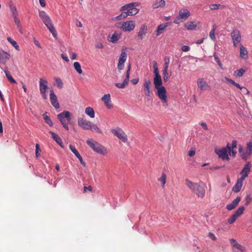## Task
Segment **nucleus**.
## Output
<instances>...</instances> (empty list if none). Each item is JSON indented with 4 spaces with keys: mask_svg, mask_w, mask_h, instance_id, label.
<instances>
[{
    "mask_svg": "<svg viewBox=\"0 0 252 252\" xmlns=\"http://www.w3.org/2000/svg\"><path fill=\"white\" fill-rule=\"evenodd\" d=\"M138 5V3L137 2H131L125 4L120 8V11H122L121 14L115 18L117 20H121L125 19L128 16L136 15L139 11L138 9L135 7Z\"/></svg>",
    "mask_w": 252,
    "mask_h": 252,
    "instance_id": "obj_1",
    "label": "nucleus"
},
{
    "mask_svg": "<svg viewBox=\"0 0 252 252\" xmlns=\"http://www.w3.org/2000/svg\"><path fill=\"white\" fill-rule=\"evenodd\" d=\"M39 16L43 23L47 27L53 36L54 37H56L57 36V32L50 17L44 11H39Z\"/></svg>",
    "mask_w": 252,
    "mask_h": 252,
    "instance_id": "obj_2",
    "label": "nucleus"
},
{
    "mask_svg": "<svg viewBox=\"0 0 252 252\" xmlns=\"http://www.w3.org/2000/svg\"><path fill=\"white\" fill-rule=\"evenodd\" d=\"M57 118L63 128L65 130H68L69 127L68 126V123H69L71 121L70 113L67 111H64L59 114L57 115Z\"/></svg>",
    "mask_w": 252,
    "mask_h": 252,
    "instance_id": "obj_3",
    "label": "nucleus"
},
{
    "mask_svg": "<svg viewBox=\"0 0 252 252\" xmlns=\"http://www.w3.org/2000/svg\"><path fill=\"white\" fill-rule=\"evenodd\" d=\"M87 144L96 153L105 155L107 154L106 148L96 141H93L92 139L87 141Z\"/></svg>",
    "mask_w": 252,
    "mask_h": 252,
    "instance_id": "obj_4",
    "label": "nucleus"
},
{
    "mask_svg": "<svg viewBox=\"0 0 252 252\" xmlns=\"http://www.w3.org/2000/svg\"><path fill=\"white\" fill-rule=\"evenodd\" d=\"M153 67H154V83L155 85V87L156 89H158V88L163 87L162 86V81L161 79V77L159 74L158 69V64L156 61H154L153 62Z\"/></svg>",
    "mask_w": 252,
    "mask_h": 252,
    "instance_id": "obj_5",
    "label": "nucleus"
},
{
    "mask_svg": "<svg viewBox=\"0 0 252 252\" xmlns=\"http://www.w3.org/2000/svg\"><path fill=\"white\" fill-rule=\"evenodd\" d=\"M229 150H230V144L227 143L225 147L221 149H215V153L218 156L219 158H221L222 160H229L228 157Z\"/></svg>",
    "mask_w": 252,
    "mask_h": 252,
    "instance_id": "obj_6",
    "label": "nucleus"
},
{
    "mask_svg": "<svg viewBox=\"0 0 252 252\" xmlns=\"http://www.w3.org/2000/svg\"><path fill=\"white\" fill-rule=\"evenodd\" d=\"M157 90V95L161 100L163 105L166 106L167 102V98L166 95V91L165 87H162L156 89Z\"/></svg>",
    "mask_w": 252,
    "mask_h": 252,
    "instance_id": "obj_7",
    "label": "nucleus"
},
{
    "mask_svg": "<svg viewBox=\"0 0 252 252\" xmlns=\"http://www.w3.org/2000/svg\"><path fill=\"white\" fill-rule=\"evenodd\" d=\"M230 36L233 41V46L236 47L241 40V36L239 30L238 29L233 30L230 33Z\"/></svg>",
    "mask_w": 252,
    "mask_h": 252,
    "instance_id": "obj_8",
    "label": "nucleus"
},
{
    "mask_svg": "<svg viewBox=\"0 0 252 252\" xmlns=\"http://www.w3.org/2000/svg\"><path fill=\"white\" fill-rule=\"evenodd\" d=\"M112 131L115 136L124 143L127 141V135L121 129H112Z\"/></svg>",
    "mask_w": 252,
    "mask_h": 252,
    "instance_id": "obj_9",
    "label": "nucleus"
},
{
    "mask_svg": "<svg viewBox=\"0 0 252 252\" xmlns=\"http://www.w3.org/2000/svg\"><path fill=\"white\" fill-rule=\"evenodd\" d=\"M78 125L84 130H89L91 128L92 123L83 118L78 119Z\"/></svg>",
    "mask_w": 252,
    "mask_h": 252,
    "instance_id": "obj_10",
    "label": "nucleus"
},
{
    "mask_svg": "<svg viewBox=\"0 0 252 252\" xmlns=\"http://www.w3.org/2000/svg\"><path fill=\"white\" fill-rule=\"evenodd\" d=\"M124 31L130 32L135 28V22L133 21L124 22L121 27Z\"/></svg>",
    "mask_w": 252,
    "mask_h": 252,
    "instance_id": "obj_11",
    "label": "nucleus"
},
{
    "mask_svg": "<svg viewBox=\"0 0 252 252\" xmlns=\"http://www.w3.org/2000/svg\"><path fill=\"white\" fill-rule=\"evenodd\" d=\"M50 99L52 105L56 109H59L60 107L59 103L57 100V97L55 94L53 90H51L50 94Z\"/></svg>",
    "mask_w": 252,
    "mask_h": 252,
    "instance_id": "obj_12",
    "label": "nucleus"
},
{
    "mask_svg": "<svg viewBox=\"0 0 252 252\" xmlns=\"http://www.w3.org/2000/svg\"><path fill=\"white\" fill-rule=\"evenodd\" d=\"M251 164L250 162H248L243 167V169L240 172L242 175V177L246 178L248 176L249 173L251 171Z\"/></svg>",
    "mask_w": 252,
    "mask_h": 252,
    "instance_id": "obj_13",
    "label": "nucleus"
},
{
    "mask_svg": "<svg viewBox=\"0 0 252 252\" xmlns=\"http://www.w3.org/2000/svg\"><path fill=\"white\" fill-rule=\"evenodd\" d=\"M148 28L146 25H142L140 28L137 36L139 39L142 40L147 33Z\"/></svg>",
    "mask_w": 252,
    "mask_h": 252,
    "instance_id": "obj_14",
    "label": "nucleus"
},
{
    "mask_svg": "<svg viewBox=\"0 0 252 252\" xmlns=\"http://www.w3.org/2000/svg\"><path fill=\"white\" fill-rule=\"evenodd\" d=\"M252 154V142L250 141L247 144L246 153L241 155L243 159L246 160L249 156Z\"/></svg>",
    "mask_w": 252,
    "mask_h": 252,
    "instance_id": "obj_15",
    "label": "nucleus"
},
{
    "mask_svg": "<svg viewBox=\"0 0 252 252\" xmlns=\"http://www.w3.org/2000/svg\"><path fill=\"white\" fill-rule=\"evenodd\" d=\"M101 100L104 102L105 105L108 109H111L113 107L112 104L111 103L110 94H105L101 98Z\"/></svg>",
    "mask_w": 252,
    "mask_h": 252,
    "instance_id": "obj_16",
    "label": "nucleus"
},
{
    "mask_svg": "<svg viewBox=\"0 0 252 252\" xmlns=\"http://www.w3.org/2000/svg\"><path fill=\"white\" fill-rule=\"evenodd\" d=\"M198 87L202 91L210 89L209 86L207 82L202 78L197 80Z\"/></svg>",
    "mask_w": 252,
    "mask_h": 252,
    "instance_id": "obj_17",
    "label": "nucleus"
},
{
    "mask_svg": "<svg viewBox=\"0 0 252 252\" xmlns=\"http://www.w3.org/2000/svg\"><path fill=\"white\" fill-rule=\"evenodd\" d=\"M10 55L7 52L2 50L0 52V63H5L9 59Z\"/></svg>",
    "mask_w": 252,
    "mask_h": 252,
    "instance_id": "obj_18",
    "label": "nucleus"
},
{
    "mask_svg": "<svg viewBox=\"0 0 252 252\" xmlns=\"http://www.w3.org/2000/svg\"><path fill=\"white\" fill-rule=\"evenodd\" d=\"M179 15L180 18L185 21L190 16V12L187 9H182L179 11Z\"/></svg>",
    "mask_w": 252,
    "mask_h": 252,
    "instance_id": "obj_19",
    "label": "nucleus"
},
{
    "mask_svg": "<svg viewBox=\"0 0 252 252\" xmlns=\"http://www.w3.org/2000/svg\"><path fill=\"white\" fill-rule=\"evenodd\" d=\"M240 200L241 198L240 197H237L232 201V203L227 205L226 207V209L229 211L234 209L238 205Z\"/></svg>",
    "mask_w": 252,
    "mask_h": 252,
    "instance_id": "obj_20",
    "label": "nucleus"
},
{
    "mask_svg": "<svg viewBox=\"0 0 252 252\" xmlns=\"http://www.w3.org/2000/svg\"><path fill=\"white\" fill-rule=\"evenodd\" d=\"M48 82L46 80H43L42 78L39 80V90L40 93L46 92V89L48 88Z\"/></svg>",
    "mask_w": 252,
    "mask_h": 252,
    "instance_id": "obj_21",
    "label": "nucleus"
},
{
    "mask_svg": "<svg viewBox=\"0 0 252 252\" xmlns=\"http://www.w3.org/2000/svg\"><path fill=\"white\" fill-rule=\"evenodd\" d=\"M237 142L236 140H233L231 145H230V150H229V155L232 157H235L236 154V151L234 150L237 148Z\"/></svg>",
    "mask_w": 252,
    "mask_h": 252,
    "instance_id": "obj_22",
    "label": "nucleus"
},
{
    "mask_svg": "<svg viewBox=\"0 0 252 252\" xmlns=\"http://www.w3.org/2000/svg\"><path fill=\"white\" fill-rule=\"evenodd\" d=\"M226 81L229 83H230V84L233 85L234 86H235V87H236L237 88H238V89H240V90H242V89H244L246 91V94H249L250 92L248 91V90L247 89H246L245 87H241L238 83H236L233 80L231 79H229L228 78H227V77H225V78Z\"/></svg>",
    "mask_w": 252,
    "mask_h": 252,
    "instance_id": "obj_23",
    "label": "nucleus"
},
{
    "mask_svg": "<svg viewBox=\"0 0 252 252\" xmlns=\"http://www.w3.org/2000/svg\"><path fill=\"white\" fill-rule=\"evenodd\" d=\"M165 5V1L164 0H156L153 3L152 7L154 9L158 7H163Z\"/></svg>",
    "mask_w": 252,
    "mask_h": 252,
    "instance_id": "obj_24",
    "label": "nucleus"
},
{
    "mask_svg": "<svg viewBox=\"0 0 252 252\" xmlns=\"http://www.w3.org/2000/svg\"><path fill=\"white\" fill-rule=\"evenodd\" d=\"M49 133H50L52 135V138L61 146H62V139L60 137V136L52 131H49Z\"/></svg>",
    "mask_w": 252,
    "mask_h": 252,
    "instance_id": "obj_25",
    "label": "nucleus"
},
{
    "mask_svg": "<svg viewBox=\"0 0 252 252\" xmlns=\"http://www.w3.org/2000/svg\"><path fill=\"white\" fill-rule=\"evenodd\" d=\"M248 51L245 47L241 45L240 47V56L241 58L246 59L248 57Z\"/></svg>",
    "mask_w": 252,
    "mask_h": 252,
    "instance_id": "obj_26",
    "label": "nucleus"
},
{
    "mask_svg": "<svg viewBox=\"0 0 252 252\" xmlns=\"http://www.w3.org/2000/svg\"><path fill=\"white\" fill-rule=\"evenodd\" d=\"M9 7L12 12L13 17H18V12L16 7V6L12 2L9 4Z\"/></svg>",
    "mask_w": 252,
    "mask_h": 252,
    "instance_id": "obj_27",
    "label": "nucleus"
},
{
    "mask_svg": "<svg viewBox=\"0 0 252 252\" xmlns=\"http://www.w3.org/2000/svg\"><path fill=\"white\" fill-rule=\"evenodd\" d=\"M167 27V25L166 24H162L158 25L156 31V35L158 36L162 33V31H163Z\"/></svg>",
    "mask_w": 252,
    "mask_h": 252,
    "instance_id": "obj_28",
    "label": "nucleus"
},
{
    "mask_svg": "<svg viewBox=\"0 0 252 252\" xmlns=\"http://www.w3.org/2000/svg\"><path fill=\"white\" fill-rule=\"evenodd\" d=\"M245 178L241 177V178L238 179L236 185L233 187L232 189H241L242 187L243 182Z\"/></svg>",
    "mask_w": 252,
    "mask_h": 252,
    "instance_id": "obj_29",
    "label": "nucleus"
},
{
    "mask_svg": "<svg viewBox=\"0 0 252 252\" xmlns=\"http://www.w3.org/2000/svg\"><path fill=\"white\" fill-rule=\"evenodd\" d=\"M85 113L89 116L91 118L94 117V109L91 107H88L85 109Z\"/></svg>",
    "mask_w": 252,
    "mask_h": 252,
    "instance_id": "obj_30",
    "label": "nucleus"
},
{
    "mask_svg": "<svg viewBox=\"0 0 252 252\" xmlns=\"http://www.w3.org/2000/svg\"><path fill=\"white\" fill-rule=\"evenodd\" d=\"M152 85L151 80L149 79H145L143 84L144 91H150V87Z\"/></svg>",
    "mask_w": 252,
    "mask_h": 252,
    "instance_id": "obj_31",
    "label": "nucleus"
},
{
    "mask_svg": "<svg viewBox=\"0 0 252 252\" xmlns=\"http://www.w3.org/2000/svg\"><path fill=\"white\" fill-rule=\"evenodd\" d=\"M185 27L188 30H193L195 29L196 25L193 22H188L185 24Z\"/></svg>",
    "mask_w": 252,
    "mask_h": 252,
    "instance_id": "obj_32",
    "label": "nucleus"
},
{
    "mask_svg": "<svg viewBox=\"0 0 252 252\" xmlns=\"http://www.w3.org/2000/svg\"><path fill=\"white\" fill-rule=\"evenodd\" d=\"M47 113H45L42 115V117L44 120L45 123L49 125L50 126H53V122L50 119V117L47 115Z\"/></svg>",
    "mask_w": 252,
    "mask_h": 252,
    "instance_id": "obj_33",
    "label": "nucleus"
},
{
    "mask_svg": "<svg viewBox=\"0 0 252 252\" xmlns=\"http://www.w3.org/2000/svg\"><path fill=\"white\" fill-rule=\"evenodd\" d=\"M171 74H170L168 73V69H163L162 71L163 74V79L165 82H167L169 80L171 76Z\"/></svg>",
    "mask_w": 252,
    "mask_h": 252,
    "instance_id": "obj_34",
    "label": "nucleus"
},
{
    "mask_svg": "<svg viewBox=\"0 0 252 252\" xmlns=\"http://www.w3.org/2000/svg\"><path fill=\"white\" fill-rule=\"evenodd\" d=\"M4 73L5 74V75H6L7 79L8 80V81L10 82H11L12 83H14V84H16L17 83V82L14 80V79L11 75V74H10V73L8 71V70H4Z\"/></svg>",
    "mask_w": 252,
    "mask_h": 252,
    "instance_id": "obj_35",
    "label": "nucleus"
},
{
    "mask_svg": "<svg viewBox=\"0 0 252 252\" xmlns=\"http://www.w3.org/2000/svg\"><path fill=\"white\" fill-rule=\"evenodd\" d=\"M89 130L98 133H102V131L101 130V129L95 124H94L93 123L92 124L91 128H90Z\"/></svg>",
    "mask_w": 252,
    "mask_h": 252,
    "instance_id": "obj_36",
    "label": "nucleus"
},
{
    "mask_svg": "<svg viewBox=\"0 0 252 252\" xmlns=\"http://www.w3.org/2000/svg\"><path fill=\"white\" fill-rule=\"evenodd\" d=\"M186 185H187L188 187L190 189H191V188L197 189L199 186V185H198L197 184L192 183L188 180H186Z\"/></svg>",
    "mask_w": 252,
    "mask_h": 252,
    "instance_id": "obj_37",
    "label": "nucleus"
},
{
    "mask_svg": "<svg viewBox=\"0 0 252 252\" xmlns=\"http://www.w3.org/2000/svg\"><path fill=\"white\" fill-rule=\"evenodd\" d=\"M74 67L76 71L79 74H81L82 73L83 71L81 69V65L78 62H75L73 64Z\"/></svg>",
    "mask_w": 252,
    "mask_h": 252,
    "instance_id": "obj_38",
    "label": "nucleus"
},
{
    "mask_svg": "<svg viewBox=\"0 0 252 252\" xmlns=\"http://www.w3.org/2000/svg\"><path fill=\"white\" fill-rule=\"evenodd\" d=\"M7 40H8V42H9L15 48V49L17 50H18V51L20 50L19 46L17 44V43L16 42V41H15V40H13L10 37H8L7 38Z\"/></svg>",
    "mask_w": 252,
    "mask_h": 252,
    "instance_id": "obj_39",
    "label": "nucleus"
},
{
    "mask_svg": "<svg viewBox=\"0 0 252 252\" xmlns=\"http://www.w3.org/2000/svg\"><path fill=\"white\" fill-rule=\"evenodd\" d=\"M216 29V25L214 24L212 27V30L211 31V32L209 33L210 37L211 38V39H212L213 40H215V39H216V36H215V34Z\"/></svg>",
    "mask_w": 252,
    "mask_h": 252,
    "instance_id": "obj_40",
    "label": "nucleus"
},
{
    "mask_svg": "<svg viewBox=\"0 0 252 252\" xmlns=\"http://www.w3.org/2000/svg\"><path fill=\"white\" fill-rule=\"evenodd\" d=\"M130 64L129 63L127 66V68L126 71V77L124 79V81L125 83H126L128 84L129 79V74H130Z\"/></svg>",
    "mask_w": 252,
    "mask_h": 252,
    "instance_id": "obj_41",
    "label": "nucleus"
},
{
    "mask_svg": "<svg viewBox=\"0 0 252 252\" xmlns=\"http://www.w3.org/2000/svg\"><path fill=\"white\" fill-rule=\"evenodd\" d=\"M193 192L198 197L203 198L205 195V190H193Z\"/></svg>",
    "mask_w": 252,
    "mask_h": 252,
    "instance_id": "obj_42",
    "label": "nucleus"
},
{
    "mask_svg": "<svg viewBox=\"0 0 252 252\" xmlns=\"http://www.w3.org/2000/svg\"><path fill=\"white\" fill-rule=\"evenodd\" d=\"M166 175L164 173H162L161 176L159 178L158 180L161 182L162 184V187H164V185L166 183Z\"/></svg>",
    "mask_w": 252,
    "mask_h": 252,
    "instance_id": "obj_43",
    "label": "nucleus"
},
{
    "mask_svg": "<svg viewBox=\"0 0 252 252\" xmlns=\"http://www.w3.org/2000/svg\"><path fill=\"white\" fill-rule=\"evenodd\" d=\"M125 62L119 58L117 67L119 70H122L124 67V63Z\"/></svg>",
    "mask_w": 252,
    "mask_h": 252,
    "instance_id": "obj_44",
    "label": "nucleus"
},
{
    "mask_svg": "<svg viewBox=\"0 0 252 252\" xmlns=\"http://www.w3.org/2000/svg\"><path fill=\"white\" fill-rule=\"evenodd\" d=\"M209 8L211 10H216L220 8H224V6L219 4H212L209 5Z\"/></svg>",
    "mask_w": 252,
    "mask_h": 252,
    "instance_id": "obj_45",
    "label": "nucleus"
},
{
    "mask_svg": "<svg viewBox=\"0 0 252 252\" xmlns=\"http://www.w3.org/2000/svg\"><path fill=\"white\" fill-rule=\"evenodd\" d=\"M120 38V35H119L118 34H116V33H114L111 37L110 41L112 43H116Z\"/></svg>",
    "mask_w": 252,
    "mask_h": 252,
    "instance_id": "obj_46",
    "label": "nucleus"
},
{
    "mask_svg": "<svg viewBox=\"0 0 252 252\" xmlns=\"http://www.w3.org/2000/svg\"><path fill=\"white\" fill-rule=\"evenodd\" d=\"M244 211V207H239L234 214L235 215H236L237 217L238 218L240 215H241Z\"/></svg>",
    "mask_w": 252,
    "mask_h": 252,
    "instance_id": "obj_47",
    "label": "nucleus"
},
{
    "mask_svg": "<svg viewBox=\"0 0 252 252\" xmlns=\"http://www.w3.org/2000/svg\"><path fill=\"white\" fill-rule=\"evenodd\" d=\"M55 80L56 82V84H57V86L59 88V89H62L63 87V83L62 81V80L61 79V78H55Z\"/></svg>",
    "mask_w": 252,
    "mask_h": 252,
    "instance_id": "obj_48",
    "label": "nucleus"
},
{
    "mask_svg": "<svg viewBox=\"0 0 252 252\" xmlns=\"http://www.w3.org/2000/svg\"><path fill=\"white\" fill-rule=\"evenodd\" d=\"M14 20V22L17 25V28H19V31L21 33H22L21 26L20 20L18 19L17 17H13Z\"/></svg>",
    "mask_w": 252,
    "mask_h": 252,
    "instance_id": "obj_49",
    "label": "nucleus"
},
{
    "mask_svg": "<svg viewBox=\"0 0 252 252\" xmlns=\"http://www.w3.org/2000/svg\"><path fill=\"white\" fill-rule=\"evenodd\" d=\"M119 58L123 60L125 62L126 61L127 58V53H126L125 50L123 49L122 50V52Z\"/></svg>",
    "mask_w": 252,
    "mask_h": 252,
    "instance_id": "obj_50",
    "label": "nucleus"
},
{
    "mask_svg": "<svg viewBox=\"0 0 252 252\" xmlns=\"http://www.w3.org/2000/svg\"><path fill=\"white\" fill-rule=\"evenodd\" d=\"M246 72V70L244 69L243 68H241L240 69H238L235 71V73H236V76L241 77H242L244 73Z\"/></svg>",
    "mask_w": 252,
    "mask_h": 252,
    "instance_id": "obj_51",
    "label": "nucleus"
},
{
    "mask_svg": "<svg viewBox=\"0 0 252 252\" xmlns=\"http://www.w3.org/2000/svg\"><path fill=\"white\" fill-rule=\"evenodd\" d=\"M214 57L215 60L217 63L218 65L220 66V67L221 69H223L222 64L220 61V60L219 57L216 55V54H214Z\"/></svg>",
    "mask_w": 252,
    "mask_h": 252,
    "instance_id": "obj_52",
    "label": "nucleus"
},
{
    "mask_svg": "<svg viewBox=\"0 0 252 252\" xmlns=\"http://www.w3.org/2000/svg\"><path fill=\"white\" fill-rule=\"evenodd\" d=\"M238 218L237 217L236 215H235L233 214L228 220V222L229 224H232L235 222V221L236 220V219Z\"/></svg>",
    "mask_w": 252,
    "mask_h": 252,
    "instance_id": "obj_53",
    "label": "nucleus"
},
{
    "mask_svg": "<svg viewBox=\"0 0 252 252\" xmlns=\"http://www.w3.org/2000/svg\"><path fill=\"white\" fill-rule=\"evenodd\" d=\"M128 84L126 83H125V82L124 81L123 83H117L115 84V86L118 87V88L123 89Z\"/></svg>",
    "mask_w": 252,
    "mask_h": 252,
    "instance_id": "obj_54",
    "label": "nucleus"
},
{
    "mask_svg": "<svg viewBox=\"0 0 252 252\" xmlns=\"http://www.w3.org/2000/svg\"><path fill=\"white\" fill-rule=\"evenodd\" d=\"M170 58L169 57H165L164 58V66L163 69H168Z\"/></svg>",
    "mask_w": 252,
    "mask_h": 252,
    "instance_id": "obj_55",
    "label": "nucleus"
},
{
    "mask_svg": "<svg viewBox=\"0 0 252 252\" xmlns=\"http://www.w3.org/2000/svg\"><path fill=\"white\" fill-rule=\"evenodd\" d=\"M39 151H40L39 144H36L35 145V157L36 158H38L40 155Z\"/></svg>",
    "mask_w": 252,
    "mask_h": 252,
    "instance_id": "obj_56",
    "label": "nucleus"
},
{
    "mask_svg": "<svg viewBox=\"0 0 252 252\" xmlns=\"http://www.w3.org/2000/svg\"><path fill=\"white\" fill-rule=\"evenodd\" d=\"M234 248L239 250V251H240L242 252H244L245 251V248L243 247H242L239 243L235 244V246L234 247Z\"/></svg>",
    "mask_w": 252,
    "mask_h": 252,
    "instance_id": "obj_57",
    "label": "nucleus"
},
{
    "mask_svg": "<svg viewBox=\"0 0 252 252\" xmlns=\"http://www.w3.org/2000/svg\"><path fill=\"white\" fill-rule=\"evenodd\" d=\"M69 149L71 151V152L75 155H77L78 153H79V152H78V151L76 149V148L72 145H70L69 146Z\"/></svg>",
    "mask_w": 252,
    "mask_h": 252,
    "instance_id": "obj_58",
    "label": "nucleus"
},
{
    "mask_svg": "<svg viewBox=\"0 0 252 252\" xmlns=\"http://www.w3.org/2000/svg\"><path fill=\"white\" fill-rule=\"evenodd\" d=\"M184 20H182V18L179 17V15L176 17L174 19V23L175 24H179L181 22H183Z\"/></svg>",
    "mask_w": 252,
    "mask_h": 252,
    "instance_id": "obj_59",
    "label": "nucleus"
},
{
    "mask_svg": "<svg viewBox=\"0 0 252 252\" xmlns=\"http://www.w3.org/2000/svg\"><path fill=\"white\" fill-rule=\"evenodd\" d=\"M181 49L183 52H188L189 50L190 47L187 45H183Z\"/></svg>",
    "mask_w": 252,
    "mask_h": 252,
    "instance_id": "obj_60",
    "label": "nucleus"
},
{
    "mask_svg": "<svg viewBox=\"0 0 252 252\" xmlns=\"http://www.w3.org/2000/svg\"><path fill=\"white\" fill-rule=\"evenodd\" d=\"M208 237L211 238L212 240H215L216 239V236H215V235L212 233V232H209L208 233Z\"/></svg>",
    "mask_w": 252,
    "mask_h": 252,
    "instance_id": "obj_61",
    "label": "nucleus"
},
{
    "mask_svg": "<svg viewBox=\"0 0 252 252\" xmlns=\"http://www.w3.org/2000/svg\"><path fill=\"white\" fill-rule=\"evenodd\" d=\"M195 154V151L193 149L190 150L188 152V155L190 157H193Z\"/></svg>",
    "mask_w": 252,
    "mask_h": 252,
    "instance_id": "obj_62",
    "label": "nucleus"
},
{
    "mask_svg": "<svg viewBox=\"0 0 252 252\" xmlns=\"http://www.w3.org/2000/svg\"><path fill=\"white\" fill-rule=\"evenodd\" d=\"M252 201V198L250 195L247 194L246 197V203L248 204L251 202Z\"/></svg>",
    "mask_w": 252,
    "mask_h": 252,
    "instance_id": "obj_63",
    "label": "nucleus"
},
{
    "mask_svg": "<svg viewBox=\"0 0 252 252\" xmlns=\"http://www.w3.org/2000/svg\"><path fill=\"white\" fill-rule=\"evenodd\" d=\"M138 81H139V78H136L132 79L131 80V82L133 85H136V84L138 83Z\"/></svg>",
    "mask_w": 252,
    "mask_h": 252,
    "instance_id": "obj_64",
    "label": "nucleus"
}]
</instances>
